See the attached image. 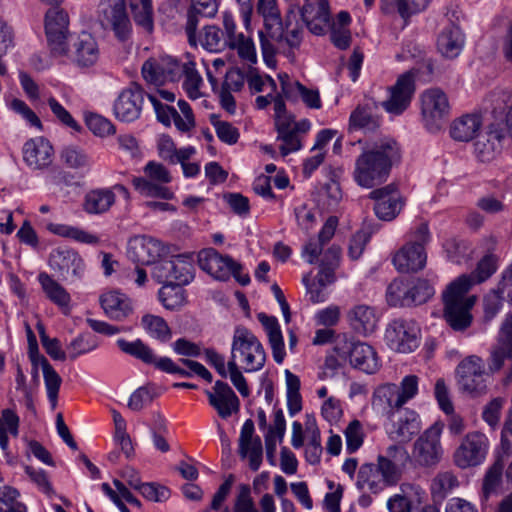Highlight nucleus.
<instances>
[{"label":"nucleus","instance_id":"f8f14e48","mask_svg":"<svg viewBox=\"0 0 512 512\" xmlns=\"http://www.w3.org/2000/svg\"><path fill=\"white\" fill-rule=\"evenodd\" d=\"M389 420L387 433L394 442L408 443L421 430V420L418 413L409 408L386 412Z\"/></svg>","mask_w":512,"mask_h":512},{"label":"nucleus","instance_id":"0eeeda50","mask_svg":"<svg viewBox=\"0 0 512 512\" xmlns=\"http://www.w3.org/2000/svg\"><path fill=\"white\" fill-rule=\"evenodd\" d=\"M429 241V229L421 223L411 233L410 242L402 247L393 257V263L400 272H417L426 264L424 245Z\"/></svg>","mask_w":512,"mask_h":512},{"label":"nucleus","instance_id":"b1692460","mask_svg":"<svg viewBox=\"0 0 512 512\" xmlns=\"http://www.w3.org/2000/svg\"><path fill=\"white\" fill-rule=\"evenodd\" d=\"M209 404L222 419L229 418L240 409V401L232 388L221 380L215 382L212 390L205 391Z\"/></svg>","mask_w":512,"mask_h":512},{"label":"nucleus","instance_id":"6ab92c4d","mask_svg":"<svg viewBox=\"0 0 512 512\" xmlns=\"http://www.w3.org/2000/svg\"><path fill=\"white\" fill-rule=\"evenodd\" d=\"M414 93L415 76L411 71L405 72L389 88V98L382 102V106L388 113L400 115L409 107Z\"/></svg>","mask_w":512,"mask_h":512},{"label":"nucleus","instance_id":"c03bdc74","mask_svg":"<svg viewBox=\"0 0 512 512\" xmlns=\"http://www.w3.org/2000/svg\"><path fill=\"white\" fill-rule=\"evenodd\" d=\"M129 6L135 23L145 31L152 32L154 23L151 0H129Z\"/></svg>","mask_w":512,"mask_h":512},{"label":"nucleus","instance_id":"338daca9","mask_svg":"<svg viewBox=\"0 0 512 512\" xmlns=\"http://www.w3.org/2000/svg\"><path fill=\"white\" fill-rule=\"evenodd\" d=\"M278 78L281 85V95L288 101H297L304 88V85L298 81L292 80L286 73L279 74Z\"/></svg>","mask_w":512,"mask_h":512},{"label":"nucleus","instance_id":"bf43d9fd","mask_svg":"<svg viewBox=\"0 0 512 512\" xmlns=\"http://www.w3.org/2000/svg\"><path fill=\"white\" fill-rule=\"evenodd\" d=\"M347 448H360L368 437L364 425L357 419L352 420L344 429Z\"/></svg>","mask_w":512,"mask_h":512},{"label":"nucleus","instance_id":"6e6552de","mask_svg":"<svg viewBox=\"0 0 512 512\" xmlns=\"http://www.w3.org/2000/svg\"><path fill=\"white\" fill-rule=\"evenodd\" d=\"M144 177H134L132 184L145 197L171 200L174 193L166 186L172 181L170 171L161 163L149 161L143 168Z\"/></svg>","mask_w":512,"mask_h":512},{"label":"nucleus","instance_id":"09e8293b","mask_svg":"<svg viewBox=\"0 0 512 512\" xmlns=\"http://www.w3.org/2000/svg\"><path fill=\"white\" fill-rule=\"evenodd\" d=\"M182 76H184L183 88L186 91L188 97L191 99L200 98L202 96L200 87L203 84V80L200 74L197 72L195 63L193 61H186L185 71H183Z\"/></svg>","mask_w":512,"mask_h":512},{"label":"nucleus","instance_id":"f3484780","mask_svg":"<svg viewBox=\"0 0 512 512\" xmlns=\"http://www.w3.org/2000/svg\"><path fill=\"white\" fill-rule=\"evenodd\" d=\"M186 61L180 62L171 56L160 60L149 59L142 66L143 78L151 84L161 85L167 81L174 82L182 77Z\"/></svg>","mask_w":512,"mask_h":512},{"label":"nucleus","instance_id":"a211bd4d","mask_svg":"<svg viewBox=\"0 0 512 512\" xmlns=\"http://www.w3.org/2000/svg\"><path fill=\"white\" fill-rule=\"evenodd\" d=\"M165 254L166 247L156 238L138 235L128 241L127 256L136 265H155Z\"/></svg>","mask_w":512,"mask_h":512},{"label":"nucleus","instance_id":"8fccbe9b","mask_svg":"<svg viewBox=\"0 0 512 512\" xmlns=\"http://www.w3.org/2000/svg\"><path fill=\"white\" fill-rule=\"evenodd\" d=\"M409 290L410 306L426 303L435 293L426 279L409 280Z\"/></svg>","mask_w":512,"mask_h":512},{"label":"nucleus","instance_id":"c9c22d12","mask_svg":"<svg viewBox=\"0 0 512 512\" xmlns=\"http://www.w3.org/2000/svg\"><path fill=\"white\" fill-rule=\"evenodd\" d=\"M38 281L50 301L60 307L68 306L70 295L56 280L42 272L38 275Z\"/></svg>","mask_w":512,"mask_h":512},{"label":"nucleus","instance_id":"4be33fe9","mask_svg":"<svg viewBox=\"0 0 512 512\" xmlns=\"http://www.w3.org/2000/svg\"><path fill=\"white\" fill-rule=\"evenodd\" d=\"M62 56H67L79 67H90L98 61V44L90 33L82 32L70 39V45L67 44V52Z\"/></svg>","mask_w":512,"mask_h":512},{"label":"nucleus","instance_id":"393cba45","mask_svg":"<svg viewBox=\"0 0 512 512\" xmlns=\"http://www.w3.org/2000/svg\"><path fill=\"white\" fill-rule=\"evenodd\" d=\"M511 450L498 451L495 461L487 469L481 488V503H487L492 496L500 493L505 463L511 458Z\"/></svg>","mask_w":512,"mask_h":512},{"label":"nucleus","instance_id":"ddd939ff","mask_svg":"<svg viewBox=\"0 0 512 512\" xmlns=\"http://www.w3.org/2000/svg\"><path fill=\"white\" fill-rule=\"evenodd\" d=\"M145 91L137 83L124 88L113 104V114L117 120L132 123L141 116L144 105Z\"/></svg>","mask_w":512,"mask_h":512},{"label":"nucleus","instance_id":"e433bc0d","mask_svg":"<svg viewBox=\"0 0 512 512\" xmlns=\"http://www.w3.org/2000/svg\"><path fill=\"white\" fill-rule=\"evenodd\" d=\"M265 448H276L281 445L286 432V421L282 409L273 413V421L264 429Z\"/></svg>","mask_w":512,"mask_h":512},{"label":"nucleus","instance_id":"4d7b16f0","mask_svg":"<svg viewBox=\"0 0 512 512\" xmlns=\"http://www.w3.org/2000/svg\"><path fill=\"white\" fill-rule=\"evenodd\" d=\"M231 49L237 50L239 57L248 62L256 63V50L252 39L243 33H238L236 40H232L227 45Z\"/></svg>","mask_w":512,"mask_h":512},{"label":"nucleus","instance_id":"a878e982","mask_svg":"<svg viewBox=\"0 0 512 512\" xmlns=\"http://www.w3.org/2000/svg\"><path fill=\"white\" fill-rule=\"evenodd\" d=\"M504 138V130L500 126L491 125L485 134L478 136L474 143L476 157L481 162H490L495 159L502 150Z\"/></svg>","mask_w":512,"mask_h":512},{"label":"nucleus","instance_id":"ea45409f","mask_svg":"<svg viewBox=\"0 0 512 512\" xmlns=\"http://www.w3.org/2000/svg\"><path fill=\"white\" fill-rule=\"evenodd\" d=\"M164 285L158 292V299L168 310H176L182 307L186 302L183 285L163 283Z\"/></svg>","mask_w":512,"mask_h":512},{"label":"nucleus","instance_id":"5701e85b","mask_svg":"<svg viewBox=\"0 0 512 512\" xmlns=\"http://www.w3.org/2000/svg\"><path fill=\"white\" fill-rule=\"evenodd\" d=\"M369 197L375 200L374 211L377 217L384 221L393 220L401 211L403 202L395 184L370 192Z\"/></svg>","mask_w":512,"mask_h":512},{"label":"nucleus","instance_id":"de8ad7c7","mask_svg":"<svg viewBox=\"0 0 512 512\" xmlns=\"http://www.w3.org/2000/svg\"><path fill=\"white\" fill-rule=\"evenodd\" d=\"M198 42L209 52L221 51L228 45L223 32L213 25L205 26L203 28V31L199 35V39L196 38V44Z\"/></svg>","mask_w":512,"mask_h":512},{"label":"nucleus","instance_id":"13d9d810","mask_svg":"<svg viewBox=\"0 0 512 512\" xmlns=\"http://www.w3.org/2000/svg\"><path fill=\"white\" fill-rule=\"evenodd\" d=\"M455 464L466 469L482 464L486 459V450H455L453 455Z\"/></svg>","mask_w":512,"mask_h":512},{"label":"nucleus","instance_id":"680f3d73","mask_svg":"<svg viewBox=\"0 0 512 512\" xmlns=\"http://www.w3.org/2000/svg\"><path fill=\"white\" fill-rule=\"evenodd\" d=\"M148 99L154 107L157 120L163 125L169 127L175 118H177V110L169 105L163 104L156 94H148Z\"/></svg>","mask_w":512,"mask_h":512},{"label":"nucleus","instance_id":"7ed1b4c3","mask_svg":"<svg viewBox=\"0 0 512 512\" xmlns=\"http://www.w3.org/2000/svg\"><path fill=\"white\" fill-rule=\"evenodd\" d=\"M229 361L240 363L245 372H257L265 365L266 352L250 330L239 326L234 331Z\"/></svg>","mask_w":512,"mask_h":512},{"label":"nucleus","instance_id":"423d86ee","mask_svg":"<svg viewBox=\"0 0 512 512\" xmlns=\"http://www.w3.org/2000/svg\"><path fill=\"white\" fill-rule=\"evenodd\" d=\"M199 267L216 280L226 281L233 276L242 286L249 284L248 274L241 272L240 263L228 255L220 254L214 248L203 249L198 253Z\"/></svg>","mask_w":512,"mask_h":512},{"label":"nucleus","instance_id":"3c124183","mask_svg":"<svg viewBox=\"0 0 512 512\" xmlns=\"http://www.w3.org/2000/svg\"><path fill=\"white\" fill-rule=\"evenodd\" d=\"M62 161L72 169L90 168L91 160L89 155L77 146H67L61 151Z\"/></svg>","mask_w":512,"mask_h":512},{"label":"nucleus","instance_id":"052dcab7","mask_svg":"<svg viewBox=\"0 0 512 512\" xmlns=\"http://www.w3.org/2000/svg\"><path fill=\"white\" fill-rule=\"evenodd\" d=\"M138 492L148 501L165 502L170 497V489L157 482H144Z\"/></svg>","mask_w":512,"mask_h":512},{"label":"nucleus","instance_id":"39448f33","mask_svg":"<svg viewBox=\"0 0 512 512\" xmlns=\"http://www.w3.org/2000/svg\"><path fill=\"white\" fill-rule=\"evenodd\" d=\"M459 389L472 397H479L488 392L491 380L482 358L471 355L464 358L456 368Z\"/></svg>","mask_w":512,"mask_h":512},{"label":"nucleus","instance_id":"412c9836","mask_svg":"<svg viewBox=\"0 0 512 512\" xmlns=\"http://www.w3.org/2000/svg\"><path fill=\"white\" fill-rule=\"evenodd\" d=\"M49 265L62 280L81 277L85 267L81 256L67 247L53 249L49 255Z\"/></svg>","mask_w":512,"mask_h":512},{"label":"nucleus","instance_id":"2f4dec72","mask_svg":"<svg viewBox=\"0 0 512 512\" xmlns=\"http://www.w3.org/2000/svg\"><path fill=\"white\" fill-rule=\"evenodd\" d=\"M30 358L35 366H37L38 362L40 363L43 372L45 388L47 391V397L51 403L52 408H56L58 393L62 384V378L44 356L39 357L38 355H34L33 351L31 350Z\"/></svg>","mask_w":512,"mask_h":512},{"label":"nucleus","instance_id":"5fc2aeb1","mask_svg":"<svg viewBox=\"0 0 512 512\" xmlns=\"http://www.w3.org/2000/svg\"><path fill=\"white\" fill-rule=\"evenodd\" d=\"M19 492L9 486L0 488V512H27L26 506L18 500Z\"/></svg>","mask_w":512,"mask_h":512},{"label":"nucleus","instance_id":"20e7f679","mask_svg":"<svg viewBox=\"0 0 512 512\" xmlns=\"http://www.w3.org/2000/svg\"><path fill=\"white\" fill-rule=\"evenodd\" d=\"M334 351L351 366L366 374H374L380 368V361L374 348L367 343L354 340L346 335L338 336Z\"/></svg>","mask_w":512,"mask_h":512},{"label":"nucleus","instance_id":"bb28decb","mask_svg":"<svg viewBox=\"0 0 512 512\" xmlns=\"http://www.w3.org/2000/svg\"><path fill=\"white\" fill-rule=\"evenodd\" d=\"M23 158L31 168L44 169L52 163L53 147L42 137L31 139L24 144Z\"/></svg>","mask_w":512,"mask_h":512},{"label":"nucleus","instance_id":"473e14b6","mask_svg":"<svg viewBox=\"0 0 512 512\" xmlns=\"http://www.w3.org/2000/svg\"><path fill=\"white\" fill-rule=\"evenodd\" d=\"M285 27L278 36L277 41L280 45L286 44L291 49L299 48L304 36L303 25L296 19L293 10H289L285 18Z\"/></svg>","mask_w":512,"mask_h":512},{"label":"nucleus","instance_id":"49530a36","mask_svg":"<svg viewBox=\"0 0 512 512\" xmlns=\"http://www.w3.org/2000/svg\"><path fill=\"white\" fill-rule=\"evenodd\" d=\"M48 230L56 235L73 239L80 243L97 244L99 239L97 236L88 233L87 231L65 224H49Z\"/></svg>","mask_w":512,"mask_h":512},{"label":"nucleus","instance_id":"4468645a","mask_svg":"<svg viewBox=\"0 0 512 512\" xmlns=\"http://www.w3.org/2000/svg\"><path fill=\"white\" fill-rule=\"evenodd\" d=\"M68 25V14L64 10L52 7L46 12L45 32L51 52L56 56L67 52Z\"/></svg>","mask_w":512,"mask_h":512},{"label":"nucleus","instance_id":"1a4fd4ad","mask_svg":"<svg viewBox=\"0 0 512 512\" xmlns=\"http://www.w3.org/2000/svg\"><path fill=\"white\" fill-rule=\"evenodd\" d=\"M152 277L158 283L189 284L194 278L192 256L179 254L158 261L152 269Z\"/></svg>","mask_w":512,"mask_h":512},{"label":"nucleus","instance_id":"c85d7f7f","mask_svg":"<svg viewBox=\"0 0 512 512\" xmlns=\"http://www.w3.org/2000/svg\"><path fill=\"white\" fill-rule=\"evenodd\" d=\"M189 2L191 3V7L187 14L185 31L189 44L196 46L198 16L207 18L213 17L218 10V5L216 0H189Z\"/></svg>","mask_w":512,"mask_h":512},{"label":"nucleus","instance_id":"cd10ccee","mask_svg":"<svg viewBox=\"0 0 512 512\" xmlns=\"http://www.w3.org/2000/svg\"><path fill=\"white\" fill-rule=\"evenodd\" d=\"M351 328L364 336L372 334L378 323V317L373 307L365 304L355 305L347 313Z\"/></svg>","mask_w":512,"mask_h":512},{"label":"nucleus","instance_id":"864d4df0","mask_svg":"<svg viewBox=\"0 0 512 512\" xmlns=\"http://www.w3.org/2000/svg\"><path fill=\"white\" fill-rule=\"evenodd\" d=\"M85 121L88 129L98 137H108L116 133L115 125L102 115L89 113Z\"/></svg>","mask_w":512,"mask_h":512},{"label":"nucleus","instance_id":"a18cd8bd","mask_svg":"<svg viewBox=\"0 0 512 512\" xmlns=\"http://www.w3.org/2000/svg\"><path fill=\"white\" fill-rule=\"evenodd\" d=\"M409 291V280L397 278L393 280L387 288V302L391 306L409 307Z\"/></svg>","mask_w":512,"mask_h":512},{"label":"nucleus","instance_id":"a19ab883","mask_svg":"<svg viewBox=\"0 0 512 512\" xmlns=\"http://www.w3.org/2000/svg\"><path fill=\"white\" fill-rule=\"evenodd\" d=\"M141 325L147 334L154 339L161 342H167L171 339V329L160 316L145 314L141 319Z\"/></svg>","mask_w":512,"mask_h":512},{"label":"nucleus","instance_id":"69168bd1","mask_svg":"<svg viewBox=\"0 0 512 512\" xmlns=\"http://www.w3.org/2000/svg\"><path fill=\"white\" fill-rule=\"evenodd\" d=\"M239 448H262L261 438L255 434L254 422L247 419L240 432Z\"/></svg>","mask_w":512,"mask_h":512},{"label":"nucleus","instance_id":"c756f323","mask_svg":"<svg viewBox=\"0 0 512 512\" xmlns=\"http://www.w3.org/2000/svg\"><path fill=\"white\" fill-rule=\"evenodd\" d=\"M100 304L106 316L112 320L122 321L133 311L131 300L125 294L117 291L101 295Z\"/></svg>","mask_w":512,"mask_h":512},{"label":"nucleus","instance_id":"7c9ffc66","mask_svg":"<svg viewBox=\"0 0 512 512\" xmlns=\"http://www.w3.org/2000/svg\"><path fill=\"white\" fill-rule=\"evenodd\" d=\"M463 46L464 36L455 24L445 27L437 38V49L446 58L457 57Z\"/></svg>","mask_w":512,"mask_h":512},{"label":"nucleus","instance_id":"72a5a7b5","mask_svg":"<svg viewBox=\"0 0 512 512\" xmlns=\"http://www.w3.org/2000/svg\"><path fill=\"white\" fill-rule=\"evenodd\" d=\"M115 202V193L108 189H95L85 196L84 209L89 214H101L110 209Z\"/></svg>","mask_w":512,"mask_h":512},{"label":"nucleus","instance_id":"79ce46f5","mask_svg":"<svg viewBox=\"0 0 512 512\" xmlns=\"http://www.w3.org/2000/svg\"><path fill=\"white\" fill-rule=\"evenodd\" d=\"M117 345L122 352L141 360L145 364L152 365L153 362H155L156 355L153 350L140 339L132 342L125 339H118Z\"/></svg>","mask_w":512,"mask_h":512},{"label":"nucleus","instance_id":"f257e3e1","mask_svg":"<svg viewBox=\"0 0 512 512\" xmlns=\"http://www.w3.org/2000/svg\"><path fill=\"white\" fill-rule=\"evenodd\" d=\"M497 270V258L493 254L485 255L469 275L463 274L452 281L442 293L443 317L454 331H464L472 324L471 310L476 296L468 292L476 283H482Z\"/></svg>","mask_w":512,"mask_h":512},{"label":"nucleus","instance_id":"f03ea898","mask_svg":"<svg viewBox=\"0 0 512 512\" xmlns=\"http://www.w3.org/2000/svg\"><path fill=\"white\" fill-rule=\"evenodd\" d=\"M400 158V149L395 140L383 138L364 149L355 160L353 178L364 188H373L384 183L392 165Z\"/></svg>","mask_w":512,"mask_h":512},{"label":"nucleus","instance_id":"58836bf2","mask_svg":"<svg viewBox=\"0 0 512 512\" xmlns=\"http://www.w3.org/2000/svg\"><path fill=\"white\" fill-rule=\"evenodd\" d=\"M256 12L263 18L268 32L275 27H282V16L277 0H257Z\"/></svg>","mask_w":512,"mask_h":512},{"label":"nucleus","instance_id":"37998d69","mask_svg":"<svg viewBox=\"0 0 512 512\" xmlns=\"http://www.w3.org/2000/svg\"><path fill=\"white\" fill-rule=\"evenodd\" d=\"M99 346L96 336L89 332L81 333L74 338L67 346L66 351L70 360L94 351Z\"/></svg>","mask_w":512,"mask_h":512},{"label":"nucleus","instance_id":"6e6d98bb","mask_svg":"<svg viewBox=\"0 0 512 512\" xmlns=\"http://www.w3.org/2000/svg\"><path fill=\"white\" fill-rule=\"evenodd\" d=\"M210 122L213 125L217 137L228 145L237 143L239 139V131L231 123L220 120L219 116L212 114L210 116Z\"/></svg>","mask_w":512,"mask_h":512},{"label":"nucleus","instance_id":"4c0bfd02","mask_svg":"<svg viewBox=\"0 0 512 512\" xmlns=\"http://www.w3.org/2000/svg\"><path fill=\"white\" fill-rule=\"evenodd\" d=\"M379 124L380 119L370 105H359L350 115V126L355 129L374 131Z\"/></svg>","mask_w":512,"mask_h":512},{"label":"nucleus","instance_id":"603ef678","mask_svg":"<svg viewBox=\"0 0 512 512\" xmlns=\"http://www.w3.org/2000/svg\"><path fill=\"white\" fill-rule=\"evenodd\" d=\"M19 417L11 409H4L0 416V446L6 448L8 445V434L17 436Z\"/></svg>","mask_w":512,"mask_h":512},{"label":"nucleus","instance_id":"dca6fc26","mask_svg":"<svg viewBox=\"0 0 512 512\" xmlns=\"http://www.w3.org/2000/svg\"><path fill=\"white\" fill-rule=\"evenodd\" d=\"M419 328L412 320L396 319L387 327L385 338L391 349L400 353L414 351L419 345Z\"/></svg>","mask_w":512,"mask_h":512},{"label":"nucleus","instance_id":"0e129e2a","mask_svg":"<svg viewBox=\"0 0 512 512\" xmlns=\"http://www.w3.org/2000/svg\"><path fill=\"white\" fill-rule=\"evenodd\" d=\"M444 424L440 421L430 426L416 441L414 448H437Z\"/></svg>","mask_w":512,"mask_h":512},{"label":"nucleus","instance_id":"aec40b11","mask_svg":"<svg viewBox=\"0 0 512 512\" xmlns=\"http://www.w3.org/2000/svg\"><path fill=\"white\" fill-rule=\"evenodd\" d=\"M302 22L310 33L325 35L331 26V14L327 0H306L300 10Z\"/></svg>","mask_w":512,"mask_h":512},{"label":"nucleus","instance_id":"e2e57ef3","mask_svg":"<svg viewBox=\"0 0 512 512\" xmlns=\"http://www.w3.org/2000/svg\"><path fill=\"white\" fill-rule=\"evenodd\" d=\"M152 439L155 448H169L174 443L168 438L166 420L161 415H156L152 427Z\"/></svg>","mask_w":512,"mask_h":512},{"label":"nucleus","instance_id":"f704fd0d","mask_svg":"<svg viewBox=\"0 0 512 512\" xmlns=\"http://www.w3.org/2000/svg\"><path fill=\"white\" fill-rule=\"evenodd\" d=\"M481 127V119L478 115H464L456 119L452 125L450 134L457 141H470Z\"/></svg>","mask_w":512,"mask_h":512},{"label":"nucleus","instance_id":"774afa93","mask_svg":"<svg viewBox=\"0 0 512 512\" xmlns=\"http://www.w3.org/2000/svg\"><path fill=\"white\" fill-rule=\"evenodd\" d=\"M233 512H259L251 497V489L247 484L239 486V492L236 496Z\"/></svg>","mask_w":512,"mask_h":512},{"label":"nucleus","instance_id":"9d476101","mask_svg":"<svg viewBox=\"0 0 512 512\" xmlns=\"http://www.w3.org/2000/svg\"><path fill=\"white\" fill-rule=\"evenodd\" d=\"M418 393V377L416 375L405 376L400 385L386 383L379 386L374 396L384 405L386 412H395L400 410L403 405L413 399Z\"/></svg>","mask_w":512,"mask_h":512},{"label":"nucleus","instance_id":"9b49d317","mask_svg":"<svg viewBox=\"0 0 512 512\" xmlns=\"http://www.w3.org/2000/svg\"><path fill=\"white\" fill-rule=\"evenodd\" d=\"M100 23L104 29L111 30L119 41H126L131 35L132 26L126 13L125 0H101Z\"/></svg>","mask_w":512,"mask_h":512},{"label":"nucleus","instance_id":"2eb2a0df","mask_svg":"<svg viewBox=\"0 0 512 512\" xmlns=\"http://www.w3.org/2000/svg\"><path fill=\"white\" fill-rule=\"evenodd\" d=\"M422 115L428 130H439L449 115V102L446 94L437 88L425 91L421 96Z\"/></svg>","mask_w":512,"mask_h":512}]
</instances>
